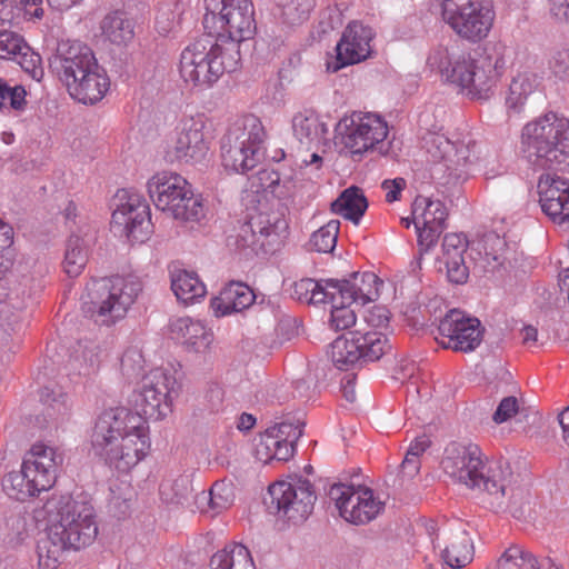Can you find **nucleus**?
I'll return each instance as SVG.
<instances>
[{
  "mask_svg": "<svg viewBox=\"0 0 569 569\" xmlns=\"http://www.w3.org/2000/svg\"><path fill=\"white\" fill-rule=\"evenodd\" d=\"M91 443L111 469L129 473L151 453L150 426L137 412L123 407L110 408L98 417Z\"/></svg>",
  "mask_w": 569,
  "mask_h": 569,
  "instance_id": "f257e3e1",
  "label": "nucleus"
},
{
  "mask_svg": "<svg viewBox=\"0 0 569 569\" xmlns=\"http://www.w3.org/2000/svg\"><path fill=\"white\" fill-rule=\"evenodd\" d=\"M440 466L445 475L470 488L482 489L483 501L500 509L505 499L515 496V476L508 466H496L485 475L480 448L473 443L450 442L443 450Z\"/></svg>",
  "mask_w": 569,
  "mask_h": 569,
  "instance_id": "f03ea898",
  "label": "nucleus"
},
{
  "mask_svg": "<svg viewBox=\"0 0 569 569\" xmlns=\"http://www.w3.org/2000/svg\"><path fill=\"white\" fill-rule=\"evenodd\" d=\"M56 516L48 529L47 538L38 545L41 566L57 568L67 549H81L97 537L98 527L93 507L70 496H61L53 502Z\"/></svg>",
  "mask_w": 569,
  "mask_h": 569,
  "instance_id": "7ed1b4c3",
  "label": "nucleus"
},
{
  "mask_svg": "<svg viewBox=\"0 0 569 569\" xmlns=\"http://www.w3.org/2000/svg\"><path fill=\"white\" fill-rule=\"evenodd\" d=\"M521 148L537 168L563 172L569 168V119L549 111L528 122L522 129Z\"/></svg>",
  "mask_w": 569,
  "mask_h": 569,
  "instance_id": "20e7f679",
  "label": "nucleus"
},
{
  "mask_svg": "<svg viewBox=\"0 0 569 569\" xmlns=\"http://www.w3.org/2000/svg\"><path fill=\"white\" fill-rule=\"evenodd\" d=\"M240 50L234 41L210 36L201 37L188 46L181 53L180 74L186 82L209 88L226 72L237 70Z\"/></svg>",
  "mask_w": 569,
  "mask_h": 569,
  "instance_id": "39448f33",
  "label": "nucleus"
},
{
  "mask_svg": "<svg viewBox=\"0 0 569 569\" xmlns=\"http://www.w3.org/2000/svg\"><path fill=\"white\" fill-rule=\"evenodd\" d=\"M62 463L63 455L58 448L38 441L26 452L21 469L4 476L3 490L19 501L37 497L54 486Z\"/></svg>",
  "mask_w": 569,
  "mask_h": 569,
  "instance_id": "423d86ee",
  "label": "nucleus"
},
{
  "mask_svg": "<svg viewBox=\"0 0 569 569\" xmlns=\"http://www.w3.org/2000/svg\"><path fill=\"white\" fill-rule=\"evenodd\" d=\"M428 63L437 68L451 83L457 84L471 99L487 100L493 93L498 79V59L486 57L473 60L469 56L452 57L447 48L436 49Z\"/></svg>",
  "mask_w": 569,
  "mask_h": 569,
  "instance_id": "0eeeda50",
  "label": "nucleus"
},
{
  "mask_svg": "<svg viewBox=\"0 0 569 569\" xmlns=\"http://www.w3.org/2000/svg\"><path fill=\"white\" fill-rule=\"evenodd\" d=\"M141 290L139 277L113 276L88 282L82 300L87 311L97 315L102 323L111 325L124 317Z\"/></svg>",
  "mask_w": 569,
  "mask_h": 569,
  "instance_id": "6e6552de",
  "label": "nucleus"
},
{
  "mask_svg": "<svg viewBox=\"0 0 569 569\" xmlns=\"http://www.w3.org/2000/svg\"><path fill=\"white\" fill-rule=\"evenodd\" d=\"M264 137L263 126L254 116L234 122L221 139L223 167L240 173L253 169L259 162L260 144Z\"/></svg>",
  "mask_w": 569,
  "mask_h": 569,
  "instance_id": "1a4fd4ad",
  "label": "nucleus"
},
{
  "mask_svg": "<svg viewBox=\"0 0 569 569\" xmlns=\"http://www.w3.org/2000/svg\"><path fill=\"white\" fill-rule=\"evenodd\" d=\"M203 2L206 8L204 29H209L211 22L218 21L223 30L216 38L234 41L239 50L240 42L253 36L256 21L251 0H203Z\"/></svg>",
  "mask_w": 569,
  "mask_h": 569,
  "instance_id": "9d476101",
  "label": "nucleus"
},
{
  "mask_svg": "<svg viewBox=\"0 0 569 569\" xmlns=\"http://www.w3.org/2000/svg\"><path fill=\"white\" fill-rule=\"evenodd\" d=\"M388 134L387 122L376 113L353 112L345 116L336 126L337 142L352 156H362L367 151L379 150Z\"/></svg>",
  "mask_w": 569,
  "mask_h": 569,
  "instance_id": "9b49d317",
  "label": "nucleus"
},
{
  "mask_svg": "<svg viewBox=\"0 0 569 569\" xmlns=\"http://www.w3.org/2000/svg\"><path fill=\"white\" fill-rule=\"evenodd\" d=\"M422 148L455 181L466 180L477 160L476 142L471 139L452 142L445 133L429 130L422 137Z\"/></svg>",
  "mask_w": 569,
  "mask_h": 569,
  "instance_id": "f8f14e48",
  "label": "nucleus"
},
{
  "mask_svg": "<svg viewBox=\"0 0 569 569\" xmlns=\"http://www.w3.org/2000/svg\"><path fill=\"white\" fill-rule=\"evenodd\" d=\"M329 497L340 517L353 525H366L385 509V501L363 485L336 483L330 488Z\"/></svg>",
  "mask_w": 569,
  "mask_h": 569,
  "instance_id": "ddd939ff",
  "label": "nucleus"
},
{
  "mask_svg": "<svg viewBox=\"0 0 569 569\" xmlns=\"http://www.w3.org/2000/svg\"><path fill=\"white\" fill-rule=\"evenodd\" d=\"M441 17L460 38L471 42L486 38L493 21L492 11L478 0H448Z\"/></svg>",
  "mask_w": 569,
  "mask_h": 569,
  "instance_id": "4468645a",
  "label": "nucleus"
},
{
  "mask_svg": "<svg viewBox=\"0 0 569 569\" xmlns=\"http://www.w3.org/2000/svg\"><path fill=\"white\" fill-rule=\"evenodd\" d=\"M181 391L180 383L174 377L162 369L150 370L141 380L139 388L140 406L144 416L162 419L172 410L173 401Z\"/></svg>",
  "mask_w": 569,
  "mask_h": 569,
  "instance_id": "2eb2a0df",
  "label": "nucleus"
},
{
  "mask_svg": "<svg viewBox=\"0 0 569 569\" xmlns=\"http://www.w3.org/2000/svg\"><path fill=\"white\" fill-rule=\"evenodd\" d=\"M436 338L443 349L471 352L485 339L486 329L476 317L466 316L458 309L449 310L440 320Z\"/></svg>",
  "mask_w": 569,
  "mask_h": 569,
  "instance_id": "dca6fc26",
  "label": "nucleus"
},
{
  "mask_svg": "<svg viewBox=\"0 0 569 569\" xmlns=\"http://www.w3.org/2000/svg\"><path fill=\"white\" fill-rule=\"evenodd\" d=\"M269 493L278 510L293 522L307 519L317 499L311 483L301 478L278 481L269 487Z\"/></svg>",
  "mask_w": 569,
  "mask_h": 569,
  "instance_id": "f3484780",
  "label": "nucleus"
},
{
  "mask_svg": "<svg viewBox=\"0 0 569 569\" xmlns=\"http://www.w3.org/2000/svg\"><path fill=\"white\" fill-rule=\"evenodd\" d=\"M204 127V120L200 116L182 119L176 128V137L167 152L168 159L184 163L202 161L209 151Z\"/></svg>",
  "mask_w": 569,
  "mask_h": 569,
  "instance_id": "a211bd4d",
  "label": "nucleus"
},
{
  "mask_svg": "<svg viewBox=\"0 0 569 569\" xmlns=\"http://www.w3.org/2000/svg\"><path fill=\"white\" fill-rule=\"evenodd\" d=\"M121 202L112 212V224L119 229L120 234L134 241L143 242L151 232L150 208L138 193L123 191Z\"/></svg>",
  "mask_w": 569,
  "mask_h": 569,
  "instance_id": "6ab92c4d",
  "label": "nucleus"
},
{
  "mask_svg": "<svg viewBox=\"0 0 569 569\" xmlns=\"http://www.w3.org/2000/svg\"><path fill=\"white\" fill-rule=\"evenodd\" d=\"M412 217L420 251L427 252L447 228V208L440 200L418 196L412 203Z\"/></svg>",
  "mask_w": 569,
  "mask_h": 569,
  "instance_id": "aec40b11",
  "label": "nucleus"
},
{
  "mask_svg": "<svg viewBox=\"0 0 569 569\" xmlns=\"http://www.w3.org/2000/svg\"><path fill=\"white\" fill-rule=\"evenodd\" d=\"M373 31L358 21L350 22L336 46L337 56L327 61V70L337 72L343 67L359 63L371 54Z\"/></svg>",
  "mask_w": 569,
  "mask_h": 569,
  "instance_id": "412c9836",
  "label": "nucleus"
},
{
  "mask_svg": "<svg viewBox=\"0 0 569 569\" xmlns=\"http://www.w3.org/2000/svg\"><path fill=\"white\" fill-rule=\"evenodd\" d=\"M301 436V427L291 422L269 427L256 443L254 457L263 465L288 461L293 456L295 445Z\"/></svg>",
  "mask_w": 569,
  "mask_h": 569,
  "instance_id": "4be33fe9",
  "label": "nucleus"
},
{
  "mask_svg": "<svg viewBox=\"0 0 569 569\" xmlns=\"http://www.w3.org/2000/svg\"><path fill=\"white\" fill-rule=\"evenodd\" d=\"M432 542L435 548L440 549L442 560L450 568H463L473 559L472 540L461 526L440 529Z\"/></svg>",
  "mask_w": 569,
  "mask_h": 569,
  "instance_id": "5701e85b",
  "label": "nucleus"
},
{
  "mask_svg": "<svg viewBox=\"0 0 569 569\" xmlns=\"http://www.w3.org/2000/svg\"><path fill=\"white\" fill-rule=\"evenodd\" d=\"M287 228V222L277 214H269L259 212L251 216L238 229L236 236L229 239H234V246L238 249H251L256 251L257 248L264 246L263 239L271 234H278Z\"/></svg>",
  "mask_w": 569,
  "mask_h": 569,
  "instance_id": "b1692460",
  "label": "nucleus"
},
{
  "mask_svg": "<svg viewBox=\"0 0 569 569\" xmlns=\"http://www.w3.org/2000/svg\"><path fill=\"white\" fill-rule=\"evenodd\" d=\"M541 210L555 222L569 221V180L546 173L538 182Z\"/></svg>",
  "mask_w": 569,
  "mask_h": 569,
  "instance_id": "393cba45",
  "label": "nucleus"
},
{
  "mask_svg": "<svg viewBox=\"0 0 569 569\" xmlns=\"http://www.w3.org/2000/svg\"><path fill=\"white\" fill-rule=\"evenodd\" d=\"M50 66L58 76L66 74L68 79L74 72L97 70L98 62L92 50L79 41L60 42Z\"/></svg>",
  "mask_w": 569,
  "mask_h": 569,
  "instance_id": "a878e982",
  "label": "nucleus"
},
{
  "mask_svg": "<svg viewBox=\"0 0 569 569\" xmlns=\"http://www.w3.org/2000/svg\"><path fill=\"white\" fill-rule=\"evenodd\" d=\"M148 193L156 208L166 212L170 206L189 191V182L178 173L162 171L149 179Z\"/></svg>",
  "mask_w": 569,
  "mask_h": 569,
  "instance_id": "bb28decb",
  "label": "nucleus"
},
{
  "mask_svg": "<svg viewBox=\"0 0 569 569\" xmlns=\"http://www.w3.org/2000/svg\"><path fill=\"white\" fill-rule=\"evenodd\" d=\"M382 281L372 272H355L350 279L335 280L333 292L355 305L366 306L379 297Z\"/></svg>",
  "mask_w": 569,
  "mask_h": 569,
  "instance_id": "cd10ccee",
  "label": "nucleus"
},
{
  "mask_svg": "<svg viewBox=\"0 0 569 569\" xmlns=\"http://www.w3.org/2000/svg\"><path fill=\"white\" fill-rule=\"evenodd\" d=\"M468 241L462 233H448L442 241L441 261L447 269L449 281L461 284L468 280L469 266L466 261Z\"/></svg>",
  "mask_w": 569,
  "mask_h": 569,
  "instance_id": "c85d7f7f",
  "label": "nucleus"
},
{
  "mask_svg": "<svg viewBox=\"0 0 569 569\" xmlns=\"http://www.w3.org/2000/svg\"><path fill=\"white\" fill-rule=\"evenodd\" d=\"M254 300L256 295L248 284L231 281L211 300V307L216 316H227L250 308Z\"/></svg>",
  "mask_w": 569,
  "mask_h": 569,
  "instance_id": "c756f323",
  "label": "nucleus"
},
{
  "mask_svg": "<svg viewBox=\"0 0 569 569\" xmlns=\"http://www.w3.org/2000/svg\"><path fill=\"white\" fill-rule=\"evenodd\" d=\"M478 258L471 254L469 257L485 272H493L505 264L507 242L497 232L490 231L485 233L478 242Z\"/></svg>",
  "mask_w": 569,
  "mask_h": 569,
  "instance_id": "7c9ffc66",
  "label": "nucleus"
},
{
  "mask_svg": "<svg viewBox=\"0 0 569 569\" xmlns=\"http://www.w3.org/2000/svg\"><path fill=\"white\" fill-rule=\"evenodd\" d=\"M292 131L299 143L310 149L325 139L328 129L313 110H303L293 116Z\"/></svg>",
  "mask_w": 569,
  "mask_h": 569,
  "instance_id": "2f4dec72",
  "label": "nucleus"
},
{
  "mask_svg": "<svg viewBox=\"0 0 569 569\" xmlns=\"http://www.w3.org/2000/svg\"><path fill=\"white\" fill-rule=\"evenodd\" d=\"M69 94L83 104H93L100 101L109 89V79L104 71L97 66V70L87 72L79 82L72 80Z\"/></svg>",
  "mask_w": 569,
  "mask_h": 569,
  "instance_id": "473e14b6",
  "label": "nucleus"
},
{
  "mask_svg": "<svg viewBox=\"0 0 569 569\" xmlns=\"http://www.w3.org/2000/svg\"><path fill=\"white\" fill-rule=\"evenodd\" d=\"M92 241L93 236L89 233L83 236L72 233L67 240L62 267L70 278H76L83 271L88 262L89 247Z\"/></svg>",
  "mask_w": 569,
  "mask_h": 569,
  "instance_id": "72a5a7b5",
  "label": "nucleus"
},
{
  "mask_svg": "<svg viewBox=\"0 0 569 569\" xmlns=\"http://www.w3.org/2000/svg\"><path fill=\"white\" fill-rule=\"evenodd\" d=\"M174 330L182 333L187 346V352L207 353L211 352L212 333L206 329L200 320L191 318H180L174 325Z\"/></svg>",
  "mask_w": 569,
  "mask_h": 569,
  "instance_id": "f704fd0d",
  "label": "nucleus"
},
{
  "mask_svg": "<svg viewBox=\"0 0 569 569\" xmlns=\"http://www.w3.org/2000/svg\"><path fill=\"white\" fill-rule=\"evenodd\" d=\"M552 561L549 558L538 560L530 551L520 546H510L497 559L495 569H551Z\"/></svg>",
  "mask_w": 569,
  "mask_h": 569,
  "instance_id": "c9c22d12",
  "label": "nucleus"
},
{
  "mask_svg": "<svg viewBox=\"0 0 569 569\" xmlns=\"http://www.w3.org/2000/svg\"><path fill=\"white\" fill-rule=\"evenodd\" d=\"M368 208V201L358 187H349L331 203V211L358 224Z\"/></svg>",
  "mask_w": 569,
  "mask_h": 569,
  "instance_id": "e433bc0d",
  "label": "nucleus"
},
{
  "mask_svg": "<svg viewBox=\"0 0 569 569\" xmlns=\"http://www.w3.org/2000/svg\"><path fill=\"white\" fill-rule=\"evenodd\" d=\"M212 569H256L247 547L240 543L227 546L211 558Z\"/></svg>",
  "mask_w": 569,
  "mask_h": 569,
  "instance_id": "4c0bfd02",
  "label": "nucleus"
},
{
  "mask_svg": "<svg viewBox=\"0 0 569 569\" xmlns=\"http://www.w3.org/2000/svg\"><path fill=\"white\" fill-rule=\"evenodd\" d=\"M0 538L10 548H17L29 538L28 516L23 511L6 515L0 522Z\"/></svg>",
  "mask_w": 569,
  "mask_h": 569,
  "instance_id": "58836bf2",
  "label": "nucleus"
},
{
  "mask_svg": "<svg viewBox=\"0 0 569 569\" xmlns=\"http://www.w3.org/2000/svg\"><path fill=\"white\" fill-rule=\"evenodd\" d=\"M333 286L335 279H321L319 281L310 278L301 279L295 282L292 297L307 303H327Z\"/></svg>",
  "mask_w": 569,
  "mask_h": 569,
  "instance_id": "ea45409f",
  "label": "nucleus"
},
{
  "mask_svg": "<svg viewBox=\"0 0 569 569\" xmlns=\"http://www.w3.org/2000/svg\"><path fill=\"white\" fill-rule=\"evenodd\" d=\"M171 288L176 297L184 303L193 302L206 295V286L198 274L187 270H179L172 274Z\"/></svg>",
  "mask_w": 569,
  "mask_h": 569,
  "instance_id": "a19ab883",
  "label": "nucleus"
},
{
  "mask_svg": "<svg viewBox=\"0 0 569 569\" xmlns=\"http://www.w3.org/2000/svg\"><path fill=\"white\" fill-rule=\"evenodd\" d=\"M102 36L114 44H126L133 36V24L124 13L114 11L107 14L100 24Z\"/></svg>",
  "mask_w": 569,
  "mask_h": 569,
  "instance_id": "79ce46f5",
  "label": "nucleus"
},
{
  "mask_svg": "<svg viewBox=\"0 0 569 569\" xmlns=\"http://www.w3.org/2000/svg\"><path fill=\"white\" fill-rule=\"evenodd\" d=\"M187 194L181 196L164 212L174 220L198 222L204 217V207L200 196L194 194L189 187Z\"/></svg>",
  "mask_w": 569,
  "mask_h": 569,
  "instance_id": "37998d69",
  "label": "nucleus"
},
{
  "mask_svg": "<svg viewBox=\"0 0 569 569\" xmlns=\"http://www.w3.org/2000/svg\"><path fill=\"white\" fill-rule=\"evenodd\" d=\"M538 86V78L535 73L523 72L513 77L506 104L515 112H520L528 97L535 92Z\"/></svg>",
  "mask_w": 569,
  "mask_h": 569,
  "instance_id": "c03bdc74",
  "label": "nucleus"
},
{
  "mask_svg": "<svg viewBox=\"0 0 569 569\" xmlns=\"http://www.w3.org/2000/svg\"><path fill=\"white\" fill-rule=\"evenodd\" d=\"M361 358H320L316 366L315 377L317 381L326 383L335 380L340 372L359 370Z\"/></svg>",
  "mask_w": 569,
  "mask_h": 569,
  "instance_id": "a18cd8bd",
  "label": "nucleus"
},
{
  "mask_svg": "<svg viewBox=\"0 0 569 569\" xmlns=\"http://www.w3.org/2000/svg\"><path fill=\"white\" fill-rule=\"evenodd\" d=\"M267 177L269 180V183L267 184V188L270 189L272 193H274L277 197L281 199H291L292 202H296V199L299 197L300 200L305 196L303 189L306 188H312L311 183H305L302 180L299 179H289L284 180L282 186H280V178L277 172H260V180H263V177Z\"/></svg>",
  "mask_w": 569,
  "mask_h": 569,
  "instance_id": "49530a36",
  "label": "nucleus"
},
{
  "mask_svg": "<svg viewBox=\"0 0 569 569\" xmlns=\"http://www.w3.org/2000/svg\"><path fill=\"white\" fill-rule=\"evenodd\" d=\"M327 302L331 303V326L336 330H346L356 323V311L350 308L353 302L340 298V293L330 291Z\"/></svg>",
  "mask_w": 569,
  "mask_h": 569,
  "instance_id": "de8ad7c7",
  "label": "nucleus"
},
{
  "mask_svg": "<svg viewBox=\"0 0 569 569\" xmlns=\"http://www.w3.org/2000/svg\"><path fill=\"white\" fill-rule=\"evenodd\" d=\"M202 500H207L209 509L213 515H218L230 508L234 501V487L229 481H216L209 493H201Z\"/></svg>",
  "mask_w": 569,
  "mask_h": 569,
  "instance_id": "09e8293b",
  "label": "nucleus"
},
{
  "mask_svg": "<svg viewBox=\"0 0 569 569\" xmlns=\"http://www.w3.org/2000/svg\"><path fill=\"white\" fill-rule=\"evenodd\" d=\"M281 10V17L288 24L296 26L309 19L316 7V0H274Z\"/></svg>",
  "mask_w": 569,
  "mask_h": 569,
  "instance_id": "8fccbe9b",
  "label": "nucleus"
},
{
  "mask_svg": "<svg viewBox=\"0 0 569 569\" xmlns=\"http://www.w3.org/2000/svg\"><path fill=\"white\" fill-rule=\"evenodd\" d=\"M358 356H387L396 352L393 341L381 332H368L358 337Z\"/></svg>",
  "mask_w": 569,
  "mask_h": 569,
  "instance_id": "3c124183",
  "label": "nucleus"
},
{
  "mask_svg": "<svg viewBox=\"0 0 569 569\" xmlns=\"http://www.w3.org/2000/svg\"><path fill=\"white\" fill-rule=\"evenodd\" d=\"M339 228V220H330L312 233L310 246L318 252H331L337 244Z\"/></svg>",
  "mask_w": 569,
  "mask_h": 569,
  "instance_id": "603ef678",
  "label": "nucleus"
},
{
  "mask_svg": "<svg viewBox=\"0 0 569 569\" xmlns=\"http://www.w3.org/2000/svg\"><path fill=\"white\" fill-rule=\"evenodd\" d=\"M27 91L23 86H9L6 80L0 78V110L8 104L16 111H23L27 107Z\"/></svg>",
  "mask_w": 569,
  "mask_h": 569,
  "instance_id": "864d4df0",
  "label": "nucleus"
},
{
  "mask_svg": "<svg viewBox=\"0 0 569 569\" xmlns=\"http://www.w3.org/2000/svg\"><path fill=\"white\" fill-rule=\"evenodd\" d=\"M12 60L17 61L31 79L41 81L43 78L44 71L41 57L39 53L34 52L28 43H26V48H22Z\"/></svg>",
  "mask_w": 569,
  "mask_h": 569,
  "instance_id": "5fc2aeb1",
  "label": "nucleus"
},
{
  "mask_svg": "<svg viewBox=\"0 0 569 569\" xmlns=\"http://www.w3.org/2000/svg\"><path fill=\"white\" fill-rule=\"evenodd\" d=\"M41 401L60 416L69 412L68 397L58 386L44 387L40 393Z\"/></svg>",
  "mask_w": 569,
  "mask_h": 569,
  "instance_id": "6e6d98bb",
  "label": "nucleus"
},
{
  "mask_svg": "<svg viewBox=\"0 0 569 569\" xmlns=\"http://www.w3.org/2000/svg\"><path fill=\"white\" fill-rule=\"evenodd\" d=\"M24 39L12 31H0V58L1 59H13L17 53L26 48Z\"/></svg>",
  "mask_w": 569,
  "mask_h": 569,
  "instance_id": "4d7b16f0",
  "label": "nucleus"
},
{
  "mask_svg": "<svg viewBox=\"0 0 569 569\" xmlns=\"http://www.w3.org/2000/svg\"><path fill=\"white\" fill-rule=\"evenodd\" d=\"M351 339H348L346 335L339 336L335 339L328 350L327 356H356L359 353L360 343L355 333L350 332Z\"/></svg>",
  "mask_w": 569,
  "mask_h": 569,
  "instance_id": "13d9d810",
  "label": "nucleus"
},
{
  "mask_svg": "<svg viewBox=\"0 0 569 569\" xmlns=\"http://www.w3.org/2000/svg\"><path fill=\"white\" fill-rule=\"evenodd\" d=\"M167 489L172 491V496L170 499L180 503L182 500L187 499L193 491L192 480L189 476L182 475L176 478L172 483L168 486H162L161 492L167 495Z\"/></svg>",
  "mask_w": 569,
  "mask_h": 569,
  "instance_id": "bf43d9fd",
  "label": "nucleus"
},
{
  "mask_svg": "<svg viewBox=\"0 0 569 569\" xmlns=\"http://www.w3.org/2000/svg\"><path fill=\"white\" fill-rule=\"evenodd\" d=\"M519 411V401L516 397L503 398L492 416L496 423H502L515 417Z\"/></svg>",
  "mask_w": 569,
  "mask_h": 569,
  "instance_id": "052dcab7",
  "label": "nucleus"
},
{
  "mask_svg": "<svg viewBox=\"0 0 569 569\" xmlns=\"http://www.w3.org/2000/svg\"><path fill=\"white\" fill-rule=\"evenodd\" d=\"M519 339L529 352H537L545 345V341L539 338L538 329L533 326H525L519 331Z\"/></svg>",
  "mask_w": 569,
  "mask_h": 569,
  "instance_id": "680f3d73",
  "label": "nucleus"
},
{
  "mask_svg": "<svg viewBox=\"0 0 569 569\" xmlns=\"http://www.w3.org/2000/svg\"><path fill=\"white\" fill-rule=\"evenodd\" d=\"M553 73L563 80H569V48L558 50L550 60Z\"/></svg>",
  "mask_w": 569,
  "mask_h": 569,
  "instance_id": "e2e57ef3",
  "label": "nucleus"
},
{
  "mask_svg": "<svg viewBox=\"0 0 569 569\" xmlns=\"http://www.w3.org/2000/svg\"><path fill=\"white\" fill-rule=\"evenodd\" d=\"M180 20L172 16L169 11V8L162 9L156 19V28L158 32L162 36H167L170 32L174 31L176 28L180 24Z\"/></svg>",
  "mask_w": 569,
  "mask_h": 569,
  "instance_id": "0e129e2a",
  "label": "nucleus"
},
{
  "mask_svg": "<svg viewBox=\"0 0 569 569\" xmlns=\"http://www.w3.org/2000/svg\"><path fill=\"white\" fill-rule=\"evenodd\" d=\"M363 317L369 326L383 327L389 321V311L385 306H373Z\"/></svg>",
  "mask_w": 569,
  "mask_h": 569,
  "instance_id": "69168bd1",
  "label": "nucleus"
},
{
  "mask_svg": "<svg viewBox=\"0 0 569 569\" xmlns=\"http://www.w3.org/2000/svg\"><path fill=\"white\" fill-rule=\"evenodd\" d=\"M13 243V229L0 220V260L10 259V248Z\"/></svg>",
  "mask_w": 569,
  "mask_h": 569,
  "instance_id": "338daca9",
  "label": "nucleus"
},
{
  "mask_svg": "<svg viewBox=\"0 0 569 569\" xmlns=\"http://www.w3.org/2000/svg\"><path fill=\"white\" fill-rule=\"evenodd\" d=\"M550 14L560 22H569V0H549Z\"/></svg>",
  "mask_w": 569,
  "mask_h": 569,
  "instance_id": "774afa93",
  "label": "nucleus"
}]
</instances>
